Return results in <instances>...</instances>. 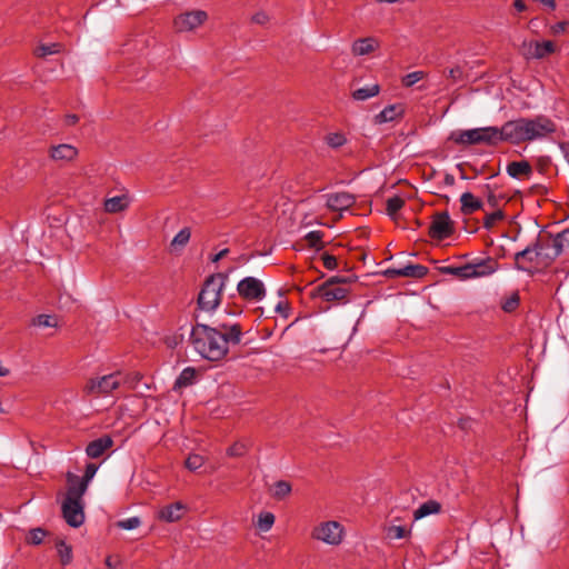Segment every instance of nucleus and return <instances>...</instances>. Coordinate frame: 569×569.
<instances>
[{"label":"nucleus","instance_id":"1a4fd4ad","mask_svg":"<svg viewBox=\"0 0 569 569\" xmlns=\"http://www.w3.org/2000/svg\"><path fill=\"white\" fill-rule=\"evenodd\" d=\"M533 242L542 260V267L547 269L560 256L555 246L552 233H539Z\"/></svg>","mask_w":569,"mask_h":569},{"label":"nucleus","instance_id":"3c124183","mask_svg":"<svg viewBox=\"0 0 569 569\" xmlns=\"http://www.w3.org/2000/svg\"><path fill=\"white\" fill-rule=\"evenodd\" d=\"M463 77V70L461 67L457 66L447 71V78L451 79L453 82L461 81Z\"/></svg>","mask_w":569,"mask_h":569},{"label":"nucleus","instance_id":"f257e3e1","mask_svg":"<svg viewBox=\"0 0 569 569\" xmlns=\"http://www.w3.org/2000/svg\"><path fill=\"white\" fill-rule=\"evenodd\" d=\"M556 130L557 126L551 119L546 116H537L535 118L509 120L501 128L482 127L453 131L450 134V140L462 146L486 144L493 147L502 141L521 144L547 138Z\"/></svg>","mask_w":569,"mask_h":569},{"label":"nucleus","instance_id":"603ef678","mask_svg":"<svg viewBox=\"0 0 569 569\" xmlns=\"http://www.w3.org/2000/svg\"><path fill=\"white\" fill-rule=\"evenodd\" d=\"M567 27H568L567 21L557 22L553 26H551V32H552V34L563 33L566 31Z\"/></svg>","mask_w":569,"mask_h":569},{"label":"nucleus","instance_id":"680f3d73","mask_svg":"<svg viewBox=\"0 0 569 569\" xmlns=\"http://www.w3.org/2000/svg\"><path fill=\"white\" fill-rule=\"evenodd\" d=\"M228 252H229V249H223V250L219 251L217 254L213 256L212 261L213 262L219 261L220 259L226 257L228 254Z\"/></svg>","mask_w":569,"mask_h":569},{"label":"nucleus","instance_id":"9d476101","mask_svg":"<svg viewBox=\"0 0 569 569\" xmlns=\"http://www.w3.org/2000/svg\"><path fill=\"white\" fill-rule=\"evenodd\" d=\"M239 296L247 301H260L266 296V288L261 280L246 277L237 284Z\"/></svg>","mask_w":569,"mask_h":569},{"label":"nucleus","instance_id":"0e129e2a","mask_svg":"<svg viewBox=\"0 0 569 569\" xmlns=\"http://www.w3.org/2000/svg\"><path fill=\"white\" fill-rule=\"evenodd\" d=\"M376 2L378 3H397V2H401L402 0H375Z\"/></svg>","mask_w":569,"mask_h":569},{"label":"nucleus","instance_id":"6e6552de","mask_svg":"<svg viewBox=\"0 0 569 569\" xmlns=\"http://www.w3.org/2000/svg\"><path fill=\"white\" fill-rule=\"evenodd\" d=\"M61 512L63 519L70 527L79 528L83 525L86 519L83 499L64 498Z\"/></svg>","mask_w":569,"mask_h":569},{"label":"nucleus","instance_id":"4be33fe9","mask_svg":"<svg viewBox=\"0 0 569 569\" xmlns=\"http://www.w3.org/2000/svg\"><path fill=\"white\" fill-rule=\"evenodd\" d=\"M507 173L515 179H519L521 177L529 178L532 173V167L527 160L512 161L507 166Z\"/></svg>","mask_w":569,"mask_h":569},{"label":"nucleus","instance_id":"9b49d317","mask_svg":"<svg viewBox=\"0 0 569 569\" xmlns=\"http://www.w3.org/2000/svg\"><path fill=\"white\" fill-rule=\"evenodd\" d=\"M208 19V14L203 10H193L179 14L174 21L173 26L176 31L178 32H188L193 31L201 24H203Z\"/></svg>","mask_w":569,"mask_h":569},{"label":"nucleus","instance_id":"2eb2a0df","mask_svg":"<svg viewBox=\"0 0 569 569\" xmlns=\"http://www.w3.org/2000/svg\"><path fill=\"white\" fill-rule=\"evenodd\" d=\"M406 107L402 103H395L387 106L378 114L375 116L373 122L376 124H382L386 122L401 119L405 116Z\"/></svg>","mask_w":569,"mask_h":569},{"label":"nucleus","instance_id":"a18cd8bd","mask_svg":"<svg viewBox=\"0 0 569 569\" xmlns=\"http://www.w3.org/2000/svg\"><path fill=\"white\" fill-rule=\"evenodd\" d=\"M32 326L37 327H56L57 320L53 316L49 315H39L38 317L32 319Z\"/></svg>","mask_w":569,"mask_h":569},{"label":"nucleus","instance_id":"5fc2aeb1","mask_svg":"<svg viewBox=\"0 0 569 569\" xmlns=\"http://www.w3.org/2000/svg\"><path fill=\"white\" fill-rule=\"evenodd\" d=\"M274 309L278 313H281L283 317H286V318L288 317V311H289L288 303L283 302V301H279Z\"/></svg>","mask_w":569,"mask_h":569},{"label":"nucleus","instance_id":"bb28decb","mask_svg":"<svg viewBox=\"0 0 569 569\" xmlns=\"http://www.w3.org/2000/svg\"><path fill=\"white\" fill-rule=\"evenodd\" d=\"M380 92V86L378 83H373L363 88H359L355 90L351 96L357 101H365L370 98L378 96Z\"/></svg>","mask_w":569,"mask_h":569},{"label":"nucleus","instance_id":"4d7b16f0","mask_svg":"<svg viewBox=\"0 0 569 569\" xmlns=\"http://www.w3.org/2000/svg\"><path fill=\"white\" fill-rule=\"evenodd\" d=\"M487 202L490 207L496 208L498 207L499 200L498 197L492 191H490L487 197Z\"/></svg>","mask_w":569,"mask_h":569},{"label":"nucleus","instance_id":"c756f323","mask_svg":"<svg viewBox=\"0 0 569 569\" xmlns=\"http://www.w3.org/2000/svg\"><path fill=\"white\" fill-rule=\"evenodd\" d=\"M56 548L62 566H67L72 561V547L67 545L64 540H58Z\"/></svg>","mask_w":569,"mask_h":569},{"label":"nucleus","instance_id":"72a5a7b5","mask_svg":"<svg viewBox=\"0 0 569 569\" xmlns=\"http://www.w3.org/2000/svg\"><path fill=\"white\" fill-rule=\"evenodd\" d=\"M274 520L276 517L272 512H260L258 516L257 527L259 528V530L267 532L272 528Z\"/></svg>","mask_w":569,"mask_h":569},{"label":"nucleus","instance_id":"39448f33","mask_svg":"<svg viewBox=\"0 0 569 569\" xmlns=\"http://www.w3.org/2000/svg\"><path fill=\"white\" fill-rule=\"evenodd\" d=\"M356 276H335L329 278L326 282L318 286L316 288L317 296L321 297L323 300L331 302V301H342L347 298L349 290L341 286L346 283H351L356 281Z\"/></svg>","mask_w":569,"mask_h":569},{"label":"nucleus","instance_id":"338daca9","mask_svg":"<svg viewBox=\"0 0 569 569\" xmlns=\"http://www.w3.org/2000/svg\"><path fill=\"white\" fill-rule=\"evenodd\" d=\"M106 566L109 567V568H113V565H112V561H111V557H108L106 559Z\"/></svg>","mask_w":569,"mask_h":569},{"label":"nucleus","instance_id":"8fccbe9b","mask_svg":"<svg viewBox=\"0 0 569 569\" xmlns=\"http://www.w3.org/2000/svg\"><path fill=\"white\" fill-rule=\"evenodd\" d=\"M321 260L323 262V267L328 270H333L338 267L337 258L333 254L325 252L321 256Z\"/></svg>","mask_w":569,"mask_h":569},{"label":"nucleus","instance_id":"e2e57ef3","mask_svg":"<svg viewBox=\"0 0 569 569\" xmlns=\"http://www.w3.org/2000/svg\"><path fill=\"white\" fill-rule=\"evenodd\" d=\"M445 182L446 184L448 186H452L455 183V178L452 174H446L445 177Z\"/></svg>","mask_w":569,"mask_h":569},{"label":"nucleus","instance_id":"79ce46f5","mask_svg":"<svg viewBox=\"0 0 569 569\" xmlns=\"http://www.w3.org/2000/svg\"><path fill=\"white\" fill-rule=\"evenodd\" d=\"M203 463H204V458L197 453L189 455L184 462L186 468H188L190 471L198 470L199 468H201L203 466Z\"/></svg>","mask_w":569,"mask_h":569},{"label":"nucleus","instance_id":"7ed1b4c3","mask_svg":"<svg viewBox=\"0 0 569 569\" xmlns=\"http://www.w3.org/2000/svg\"><path fill=\"white\" fill-rule=\"evenodd\" d=\"M227 281L228 274L222 272L209 276L198 295V308L207 312L216 310L221 302L222 290Z\"/></svg>","mask_w":569,"mask_h":569},{"label":"nucleus","instance_id":"09e8293b","mask_svg":"<svg viewBox=\"0 0 569 569\" xmlns=\"http://www.w3.org/2000/svg\"><path fill=\"white\" fill-rule=\"evenodd\" d=\"M407 533V529L402 526H392L388 529V537L391 539H402Z\"/></svg>","mask_w":569,"mask_h":569},{"label":"nucleus","instance_id":"f03ea898","mask_svg":"<svg viewBox=\"0 0 569 569\" xmlns=\"http://www.w3.org/2000/svg\"><path fill=\"white\" fill-rule=\"evenodd\" d=\"M242 335V327L237 322L196 323L191 329L190 343L203 359L220 361L228 355L230 346L241 342Z\"/></svg>","mask_w":569,"mask_h":569},{"label":"nucleus","instance_id":"f8f14e48","mask_svg":"<svg viewBox=\"0 0 569 569\" xmlns=\"http://www.w3.org/2000/svg\"><path fill=\"white\" fill-rule=\"evenodd\" d=\"M312 537L329 545H338L342 539V528L337 521H328L317 526Z\"/></svg>","mask_w":569,"mask_h":569},{"label":"nucleus","instance_id":"4468645a","mask_svg":"<svg viewBox=\"0 0 569 569\" xmlns=\"http://www.w3.org/2000/svg\"><path fill=\"white\" fill-rule=\"evenodd\" d=\"M498 268V262L492 258L481 259L475 263H467L468 279L485 277L493 273Z\"/></svg>","mask_w":569,"mask_h":569},{"label":"nucleus","instance_id":"20e7f679","mask_svg":"<svg viewBox=\"0 0 569 569\" xmlns=\"http://www.w3.org/2000/svg\"><path fill=\"white\" fill-rule=\"evenodd\" d=\"M123 379L120 372H113L101 377H93L87 380L82 391L86 396H91L94 398L106 397L111 395L113 390L118 389Z\"/></svg>","mask_w":569,"mask_h":569},{"label":"nucleus","instance_id":"c9c22d12","mask_svg":"<svg viewBox=\"0 0 569 569\" xmlns=\"http://www.w3.org/2000/svg\"><path fill=\"white\" fill-rule=\"evenodd\" d=\"M62 49L60 43L41 44L34 50V54L39 58H44L54 53H59Z\"/></svg>","mask_w":569,"mask_h":569},{"label":"nucleus","instance_id":"423d86ee","mask_svg":"<svg viewBox=\"0 0 569 569\" xmlns=\"http://www.w3.org/2000/svg\"><path fill=\"white\" fill-rule=\"evenodd\" d=\"M513 260L515 268L517 270L525 271L531 276L546 269L542 267V260L540 254H538L535 242L526 247L523 250L516 252Z\"/></svg>","mask_w":569,"mask_h":569},{"label":"nucleus","instance_id":"58836bf2","mask_svg":"<svg viewBox=\"0 0 569 569\" xmlns=\"http://www.w3.org/2000/svg\"><path fill=\"white\" fill-rule=\"evenodd\" d=\"M519 303H520L519 293H518V291H515L510 295V297L506 298L501 302V308L505 312H512L519 307Z\"/></svg>","mask_w":569,"mask_h":569},{"label":"nucleus","instance_id":"7c9ffc66","mask_svg":"<svg viewBox=\"0 0 569 569\" xmlns=\"http://www.w3.org/2000/svg\"><path fill=\"white\" fill-rule=\"evenodd\" d=\"M191 231L190 228H182L172 239L170 246L173 250L183 248L190 240Z\"/></svg>","mask_w":569,"mask_h":569},{"label":"nucleus","instance_id":"473e14b6","mask_svg":"<svg viewBox=\"0 0 569 569\" xmlns=\"http://www.w3.org/2000/svg\"><path fill=\"white\" fill-rule=\"evenodd\" d=\"M405 206V200L400 198L399 196H393L387 200L386 203V211L387 214L390 216L392 219L396 218V214L399 210H401Z\"/></svg>","mask_w":569,"mask_h":569},{"label":"nucleus","instance_id":"69168bd1","mask_svg":"<svg viewBox=\"0 0 569 569\" xmlns=\"http://www.w3.org/2000/svg\"><path fill=\"white\" fill-rule=\"evenodd\" d=\"M9 372H10L9 369H7L0 365V377H6L9 375Z\"/></svg>","mask_w":569,"mask_h":569},{"label":"nucleus","instance_id":"49530a36","mask_svg":"<svg viewBox=\"0 0 569 569\" xmlns=\"http://www.w3.org/2000/svg\"><path fill=\"white\" fill-rule=\"evenodd\" d=\"M97 470H98V466L96 463L90 462L86 466L84 475L80 478L82 480L81 489H83L84 486H89V483L92 480V478L94 477Z\"/></svg>","mask_w":569,"mask_h":569},{"label":"nucleus","instance_id":"774afa93","mask_svg":"<svg viewBox=\"0 0 569 569\" xmlns=\"http://www.w3.org/2000/svg\"><path fill=\"white\" fill-rule=\"evenodd\" d=\"M416 226L420 227L421 222L419 220H416Z\"/></svg>","mask_w":569,"mask_h":569},{"label":"nucleus","instance_id":"412c9836","mask_svg":"<svg viewBox=\"0 0 569 569\" xmlns=\"http://www.w3.org/2000/svg\"><path fill=\"white\" fill-rule=\"evenodd\" d=\"M556 51V46L552 41L546 40L542 42L535 41L530 43L528 56L533 59H543Z\"/></svg>","mask_w":569,"mask_h":569},{"label":"nucleus","instance_id":"c03bdc74","mask_svg":"<svg viewBox=\"0 0 569 569\" xmlns=\"http://www.w3.org/2000/svg\"><path fill=\"white\" fill-rule=\"evenodd\" d=\"M326 142L331 148L337 149L339 147H342L347 142V139H346L345 134H342L340 132H332L326 137Z\"/></svg>","mask_w":569,"mask_h":569},{"label":"nucleus","instance_id":"ea45409f","mask_svg":"<svg viewBox=\"0 0 569 569\" xmlns=\"http://www.w3.org/2000/svg\"><path fill=\"white\" fill-rule=\"evenodd\" d=\"M426 77L425 71H413L401 78V83L406 88H410L416 84L418 81L422 80Z\"/></svg>","mask_w":569,"mask_h":569},{"label":"nucleus","instance_id":"052dcab7","mask_svg":"<svg viewBox=\"0 0 569 569\" xmlns=\"http://www.w3.org/2000/svg\"><path fill=\"white\" fill-rule=\"evenodd\" d=\"M549 164V158H540L538 160V169L540 172L545 171V168Z\"/></svg>","mask_w":569,"mask_h":569},{"label":"nucleus","instance_id":"13d9d810","mask_svg":"<svg viewBox=\"0 0 569 569\" xmlns=\"http://www.w3.org/2000/svg\"><path fill=\"white\" fill-rule=\"evenodd\" d=\"M79 121V117L77 114H67L64 118V122L67 126H74Z\"/></svg>","mask_w":569,"mask_h":569},{"label":"nucleus","instance_id":"bf43d9fd","mask_svg":"<svg viewBox=\"0 0 569 569\" xmlns=\"http://www.w3.org/2000/svg\"><path fill=\"white\" fill-rule=\"evenodd\" d=\"M513 7L518 12H522L527 9V6L523 0H515Z\"/></svg>","mask_w":569,"mask_h":569},{"label":"nucleus","instance_id":"4c0bfd02","mask_svg":"<svg viewBox=\"0 0 569 569\" xmlns=\"http://www.w3.org/2000/svg\"><path fill=\"white\" fill-rule=\"evenodd\" d=\"M505 219V213L502 210L498 209L491 213L486 214L483 218V228L490 230L495 227L498 221Z\"/></svg>","mask_w":569,"mask_h":569},{"label":"nucleus","instance_id":"5701e85b","mask_svg":"<svg viewBox=\"0 0 569 569\" xmlns=\"http://www.w3.org/2000/svg\"><path fill=\"white\" fill-rule=\"evenodd\" d=\"M461 212L465 216L471 214L482 208V202L477 199L471 192H465L460 197Z\"/></svg>","mask_w":569,"mask_h":569},{"label":"nucleus","instance_id":"e433bc0d","mask_svg":"<svg viewBox=\"0 0 569 569\" xmlns=\"http://www.w3.org/2000/svg\"><path fill=\"white\" fill-rule=\"evenodd\" d=\"M439 270L441 273H445V274H452L459 279H468V270L469 269H467V264L460 266V267L447 266V267H441Z\"/></svg>","mask_w":569,"mask_h":569},{"label":"nucleus","instance_id":"aec40b11","mask_svg":"<svg viewBox=\"0 0 569 569\" xmlns=\"http://www.w3.org/2000/svg\"><path fill=\"white\" fill-rule=\"evenodd\" d=\"M379 44L375 37L360 38L352 43L351 51L355 56H366L378 49Z\"/></svg>","mask_w":569,"mask_h":569},{"label":"nucleus","instance_id":"c85d7f7f","mask_svg":"<svg viewBox=\"0 0 569 569\" xmlns=\"http://www.w3.org/2000/svg\"><path fill=\"white\" fill-rule=\"evenodd\" d=\"M428 273V268L422 264H407L401 268V277L421 279Z\"/></svg>","mask_w":569,"mask_h":569},{"label":"nucleus","instance_id":"f3484780","mask_svg":"<svg viewBox=\"0 0 569 569\" xmlns=\"http://www.w3.org/2000/svg\"><path fill=\"white\" fill-rule=\"evenodd\" d=\"M67 480V493L66 498L71 499H83L84 493L87 492L88 486L82 487V480L79 476L74 475L71 471H68L66 475Z\"/></svg>","mask_w":569,"mask_h":569},{"label":"nucleus","instance_id":"a878e982","mask_svg":"<svg viewBox=\"0 0 569 569\" xmlns=\"http://www.w3.org/2000/svg\"><path fill=\"white\" fill-rule=\"evenodd\" d=\"M197 371L192 367L184 368L176 379L173 389H182L194 383Z\"/></svg>","mask_w":569,"mask_h":569},{"label":"nucleus","instance_id":"6e6d98bb","mask_svg":"<svg viewBox=\"0 0 569 569\" xmlns=\"http://www.w3.org/2000/svg\"><path fill=\"white\" fill-rule=\"evenodd\" d=\"M383 276L387 278H390V279L401 277V268H399V269L389 268L383 271Z\"/></svg>","mask_w":569,"mask_h":569},{"label":"nucleus","instance_id":"2f4dec72","mask_svg":"<svg viewBox=\"0 0 569 569\" xmlns=\"http://www.w3.org/2000/svg\"><path fill=\"white\" fill-rule=\"evenodd\" d=\"M323 232L322 231H310L305 236V240L310 248L316 250H321L325 247L322 241Z\"/></svg>","mask_w":569,"mask_h":569},{"label":"nucleus","instance_id":"864d4df0","mask_svg":"<svg viewBox=\"0 0 569 569\" xmlns=\"http://www.w3.org/2000/svg\"><path fill=\"white\" fill-rule=\"evenodd\" d=\"M269 20V17L264 12H257L252 16V22L257 24H264Z\"/></svg>","mask_w":569,"mask_h":569},{"label":"nucleus","instance_id":"b1692460","mask_svg":"<svg viewBox=\"0 0 569 569\" xmlns=\"http://www.w3.org/2000/svg\"><path fill=\"white\" fill-rule=\"evenodd\" d=\"M441 511V503L437 500H428L423 502L417 510L413 512V518L416 520L425 518L430 515H436Z\"/></svg>","mask_w":569,"mask_h":569},{"label":"nucleus","instance_id":"37998d69","mask_svg":"<svg viewBox=\"0 0 569 569\" xmlns=\"http://www.w3.org/2000/svg\"><path fill=\"white\" fill-rule=\"evenodd\" d=\"M248 449L247 443L237 441L228 448L227 455L229 457H243L248 452Z\"/></svg>","mask_w":569,"mask_h":569},{"label":"nucleus","instance_id":"393cba45","mask_svg":"<svg viewBox=\"0 0 569 569\" xmlns=\"http://www.w3.org/2000/svg\"><path fill=\"white\" fill-rule=\"evenodd\" d=\"M292 491L291 483L286 480L276 481L269 489L270 496L276 500H283Z\"/></svg>","mask_w":569,"mask_h":569},{"label":"nucleus","instance_id":"a211bd4d","mask_svg":"<svg viewBox=\"0 0 569 569\" xmlns=\"http://www.w3.org/2000/svg\"><path fill=\"white\" fill-rule=\"evenodd\" d=\"M187 510V507L180 502L177 501L174 503L164 506L159 510L158 517L160 520L167 521V522H174L180 520L184 512Z\"/></svg>","mask_w":569,"mask_h":569},{"label":"nucleus","instance_id":"a19ab883","mask_svg":"<svg viewBox=\"0 0 569 569\" xmlns=\"http://www.w3.org/2000/svg\"><path fill=\"white\" fill-rule=\"evenodd\" d=\"M46 536L47 531L44 529L33 528L28 532L27 542L30 545L38 546L43 541Z\"/></svg>","mask_w":569,"mask_h":569},{"label":"nucleus","instance_id":"de8ad7c7","mask_svg":"<svg viewBox=\"0 0 569 569\" xmlns=\"http://www.w3.org/2000/svg\"><path fill=\"white\" fill-rule=\"evenodd\" d=\"M141 525V520L139 517H131L128 519H123L117 522V526L124 530H132L138 528Z\"/></svg>","mask_w":569,"mask_h":569},{"label":"nucleus","instance_id":"cd10ccee","mask_svg":"<svg viewBox=\"0 0 569 569\" xmlns=\"http://www.w3.org/2000/svg\"><path fill=\"white\" fill-rule=\"evenodd\" d=\"M129 202L124 196H117L104 201V210L109 213L123 211Z\"/></svg>","mask_w":569,"mask_h":569},{"label":"nucleus","instance_id":"f704fd0d","mask_svg":"<svg viewBox=\"0 0 569 569\" xmlns=\"http://www.w3.org/2000/svg\"><path fill=\"white\" fill-rule=\"evenodd\" d=\"M552 239L557 250L561 254L566 249L569 248V228L558 232L557 234H552Z\"/></svg>","mask_w":569,"mask_h":569},{"label":"nucleus","instance_id":"6ab92c4d","mask_svg":"<svg viewBox=\"0 0 569 569\" xmlns=\"http://www.w3.org/2000/svg\"><path fill=\"white\" fill-rule=\"evenodd\" d=\"M113 445V440L110 436H102L88 443L86 452L90 458L101 457L109 448Z\"/></svg>","mask_w":569,"mask_h":569},{"label":"nucleus","instance_id":"ddd939ff","mask_svg":"<svg viewBox=\"0 0 569 569\" xmlns=\"http://www.w3.org/2000/svg\"><path fill=\"white\" fill-rule=\"evenodd\" d=\"M326 199V206L331 211H345L356 203L355 194L347 191L329 193Z\"/></svg>","mask_w":569,"mask_h":569},{"label":"nucleus","instance_id":"dca6fc26","mask_svg":"<svg viewBox=\"0 0 569 569\" xmlns=\"http://www.w3.org/2000/svg\"><path fill=\"white\" fill-rule=\"evenodd\" d=\"M49 156L54 161L69 162L77 158L78 149L68 143L52 146L49 150Z\"/></svg>","mask_w":569,"mask_h":569},{"label":"nucleus","instance_id":"0eeeda50","mask_svg":"<svg viewBox=\"0 0 569 569\" xmlns=\"http://www.w3.org/2000/svg\"><path fill=\"white\" fill-rule=\"evenodd\" d=\"M455 232V223L447 211L436 212L431 217L428 234L431 239L442 241Z\"/></svg>","mask_w":569,"mask_h":569}]
</instances>
